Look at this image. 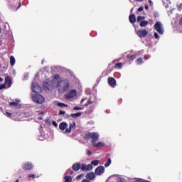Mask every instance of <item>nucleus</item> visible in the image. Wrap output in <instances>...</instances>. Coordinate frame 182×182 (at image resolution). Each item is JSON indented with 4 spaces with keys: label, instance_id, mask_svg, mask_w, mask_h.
<instances>
[{
    "label": "nucleus",
    "instance_id": "e2e57ef3",
    "mask_svg": "<svg viewBox=\"0 0 182 182\" xmlns=\"http://www.w3.org/2000/svg\"><path fill=\"white\" fill-rule=\"evenodd\" d=\"M181 31V32H182V30H180Z\"/></svg>",
    "mask_w": 182,
    "mask_h": 182
},
{
    "label": "nucleus",
    "instance_id": "20e7f679",
    "mask_svg": "<svg viewBox=\"0 0 182 182\" xmlns=\"http://www.w3.org/2000/svg\"><path fill=\"white\" fill-rule=\"evenodd\" d=\"M32 100L35 103L38 105H42L45 103V97L39 94H36L32 96Z\"/></svg>",
    "mask_w": 182,
    "mask_h": 182
},
{
    "label": "nucleus",
    "instance_id": "ddd939ff",
    "mask_svg": "<svg viewBox=\"0 0 182 182\" xmlns=\"http://www.w3.org/2000/svg\"><path fill=\"white\" fill-rule=\"evenodd\" d=\"M108 84L111 87H116V80L113 77L108 78Z\"/></svg>",
    "mask_w": 182,
    "mask_h": 182
},
{
    "label": "nucleus",
    "instance_id": "f704fd0d",
    "mask_svg": "<svg viewBox=\"0 0 182 182\" xmlns=\"http://www.w3.org/2000/svg\"><path fill=\"white\" fill-rule=\"evenodd\" d=\"M52 124H53L55 127H58V123L56 122V121H53V122H52Z\"/></svg>",
    "mask_w": 182,
    "mask_h": 182
},
{
    "label": "nucleus",
    "instance_id": "ea45409f",
    "mask_svg": "<svg viewBox=\"0 0 182 182\" xmlns=\"http://www.w3.org/2000/svg\"><path fill=\"white\" fill-rule=\"evenodd\" d=\"M82 177H83V174H80L79 176H77V180H79L80 178H82Z\"/></svg>",
    "mask_w": 182,
    "mask_h": 182
},
{
    "label": "nucleus",
    "instance_id": "cd10ccee",
    "mask_svg": "<svg viewBox=\"0 0 182 182\" xmlns=\"http://www.w3.org/2000/svg\"><path fill=\"white\" fill-rule=\"evenodd\" d=\"M146 18L144 16H139L137 17V22H141L142 21H144Z\"/></svg>",
    "mask_w": 182,
    "mask_h": 182
},
{
    "label": "nucleus",
    "instance_id": "a19ab883",
    "mask_svg": "<svg viewBox=\"0 0 182 182\" xmlns=\"http://www.w3.org/2000/svg\"><path fill=\"white\" fill-rule=\"evenodd\" d=\"M11 113H9V112H6V116L7 117H11Z\"/></svg>",
    "mask_w": 182,
    "mask_h": 182
},
{
    "label": "nucleus",
    "instance_id": "6e6d98bb",
    "mask_svg": "<svg viewBox=\"0 0 182 182\" xmlns=\"http://www.w3.org/2000/svg\"><path fill=\"white\" fill-rule=\"evenodd\" d=\"M16 182H19V179H17V180L16 181Z\"/></svg>",
    "mask_w": 182,
    "mask_h": 182
},
{
    "label": "nucleus",
    "instance_id": "c756f323",
    "mask_svg": "<svg viewBox=\"0 0 182 182\" xmlns=\"http://www.w3.org/2000/svg\"><path fill=\"white\" fill-rule=\"evenodd\" d=\"M141 63H143V59L141 58H138L136 60V65H141Z\"/></svg>",
    "mask_w": 182,
    "mask_h": 182
},
{
    "label": "nucleus",
    "instance_id": "052dcab7",
    "mask_svg": "<svg viewBox=\"0 0 182 182\" xmlns=\"http://www.w3.org/2000/svg\"><path fill=\"white\" fill-rule=\"evenodd\" d=\"M131 12H133V9H132Z\"/></svg>",
    "mask_w": 182,
    "mask_h": 182
},
{
    "label": "nucleus",
    "instance_id": "2f4dec72",
    "mask_svg": "<svg viewBox=\"0 0 182 182\" xmlns=\"http://www.w3.org/2000/svg\"><path fill=\"white\" fill-rule=\"evenodd\" d=\"M73 110H83V107H75Z\"/></svg>",
    "mask_w": 182,
    "mask_h": 182
},
{
    "label": "nucleus",
    "instance_id": "7ed1b4c3",
    "mask_svg": "<svg viewBox=\"0 0 182 182\" xmlns=\"http://www.w3.org/2000/svg\"><path fill=\"white\" fill-rule=\"evenodd\" d=\"M99 137L100 135L97 132H88L85 134L84 136L85 140H90L91 139L92 144H94L95 143H96V141H97V140H99Z\"/></svg>",
    "mask_w": 182,
    "mask_h": 182
},
{
    "label": "nucleus",
    "instance_id": "1a4fd4ad",
    "mask_svg": "<svg viewBox=\"0 0 182 182\" xmlns=\"http://www.w3.org/2000/svg\"><path fill=\"white\" fill-rule=\"evenodd\" d=\"M77 95V92L75 90H72L66 94L65 97L66 99H73Z\"/></svg>",
    "mask_w": 182,
    "mask_h": 182
},
{
    "label": "nucleus",
    "instance_id": "0eeeda50",
    "mask_svg": "<svg viewBox=\"0 0 182 182\" xmlns=\"http://www.w3.org/2000/svg\"><path fill=\"white\" fill-rule=\"evenodd\" d=\"M105 173V166H100L95 170V176H102Z\"/></svg>",
    "mask_w": 182,
    "mask_h": 182
},
{
    "label": "nucleus",
    "instance_id": "4be33fe9",
    "mask_svg": "<svg viewBox=\"0 0 182 182\" xmlns=\"http://www.w3.org/2000/svg\"><path fill=\"white\" fill-rule=\"evenodd\" d=\"M15 57L14 56H11L10 57V64H11V66H14L15 65Z\"/></svg>",
    "mask_w": 182,
    "mask_h": 182
},
{
    "label": "nucleus",
    "instance_id": "a878e982",
    "mask_svg": "<svg viewBox=\"0 0 182 182\" xmlns=\"http://www.w3.org/2000/svg\"><path fill=\"white\" fill-rule=\"evenodd\" d=\"M110 164H112V159H108V160L107 161V162L105 164V167H109V166H110Z\"/></svg>",
    "mask_w": 182,
    "mask_h": 182
},
{
    "label": "nucleus",
    "instance_id": "c9c22d12",
    "mask_svg": "<svg viewBox=\"0 0 182 182\" xmlns=\"http://www.w3.org/2000/svg\"><path fill=\"white\" fill-rule=\"evenodd\" d=\"M28 177H30L31 178H36V175H35V174H30V175H28Z\"/></svg>",
    "mask_w": 182,
    "mask_h": 182
},
{
    "label": "nucleus",
    "instance_id": "5fc2aeb1",
    "mask_svg": "<svg viewBox=\"0 0 182 182\" xmlns=\"http://www.w3.org/2000/svg\"><path fill=\"white\" fill-rule=\"evenodd\" d=\"M83 102H85V99L81 100V103H83Z\"/></svg>",
    "mask_w": 182,
    "mask_h": 182
},
{
    "label": "nucleus",
    "instance_id": "72a5a7b5",
    "mask_svg": "<svg viewBox=\"0 0 182 182\" xmlns=\"http://www.w3.org/2000/svg\"><path fill=\"white\" fill-rule=\"evenodd\" d=\"M178 26H179V28H181V27H182V18H181L179 19Z\"/></svg>",
    "mask_w": 182,
    "mask_h": 182
},
{
    "label": "nucleus",
    "instance_id": "f03ea898",
    "mask_svg": "<svg viewBox=\"0 0 182 182\" xmlns=\"http://www.w3.org/2000/svg\"><path fill=\"white\" fill-rule=\"evenodd\" d=\"M57 82H59V75H55L52 79H47L43 83L44 89L52 90L53 87H56Z\"/></svg>",
    "mask_w": 182,
    "mask_h": 182
},
{
    "label": "nucleus",
    "instance_id": "603ef678",
    "mask_svg": "<svg viewBox=\"0 0 182 182\" xmlns=\"http://www.w3.org/2000/svg\"><path fill=\"white\" fill-rule=\"evenodd\" d=\"M22 6V4L21 3H19V5H18V9H19V8H21V6Z\"/></svg>",
    "mask_w": 182,
    "mask_h": 182
},
{
    "label": "nucleus",
    "instance_id": "2eb2a0df",
    "mask_svg": "<svg viewBox=\"0 0 182 182\" xmlns=\"http://www.w3.org/2000/svg\"><path fill=\"white\" fill-rule=\"evenodd\" d=\"M33 168V166L29 163L23 164L22 166L23 170H32Z\"/></svg>",
    "mask_w": 182,
    "mask_h": 182
},
{
    "label": "nucleus",
    "instance_id": "680f3d73",
    "mask_svg": "<svg viewBox=\"0 0 182 182\" xmlns=\"http://www.w3.org/2000/svg\"><path fill=\"white\" fill-rule=\"evenodd\" d=\"M136 1H141V0H136Z\"/></svg>",
    "mask_w": 182,
    "mask_h": 182
},
{
    "label": "nucleus",
    "instance_id": "b1692460",
    "mask_svg": "<svg viewBox=\"0 0 182 182\" xmlns=\"http://www.w3.org/2000/svg\"><path fill=\"white\" fill-rule=\"evenodd\" d=\"M82 116V112H77L75 114H71V117H80Z\"/></svg>",
    "mask_w": 182,
    "mask_h": 182
},
{
    "label": "nucleus",
    "instance_id": "4468645a",
    "mask_svg": "<svg viewBox=\"0 0 182 182\" xmlns=\"http://www.w3.org/2000/svg\"><path fill=\"white\" fill-rule=\"evenodd\" d=\"M5 85L6 86H8V87H11V86H12V78H11V77H6Z\"/></svg>",
    "mask_w": 182,
    "mask_h": 182
},
{
    "label": "nucleus",
    "instance_id": "dca6fc26",
    "mask_svg": "<svg viewBox=\"0 0 182 182\" xmlns=\"http://www.w3.org/2000/svg\"><path fill=\"white\" fill-rule=\"evenodd\" d=\"M76 127V123L70 124L69 129L67 128L65 130V133H70L72 132V129H75Z\"/></svg>",
    "mask_w": 182,
    "mask_h": 182
},
{
    "label": "nucleus",
    "instance_id": "c03bdc74",
    "mask_svg": "<svg viewBox=\"0 0 182 182\" xmlns=\"http://www.w3.org/2000/svg\"><path fill=\"white\" fill-rule=\"evenodd\" d=\"M66 112L65 111H60L59 114H65Z\"/></svg>",
    "mask_w": 182,
    "mask_h": 182
},
{
    "label": "nucleus",
    "instance_id": "f3484780",
    "mask_svg": "<svg viewBox=\"0 0 182 182\" xmlns=\"http://www.w3.org/2000/svg\"><path fill=\"white\" fill-rule=\"evenodd\" d=\"M9 105L12 106L13 107H16L17 109H21V104L16 102H9Z\"/></svg>",
    "mask_w": 182,
    "mask_h": 182
},
{
    "label": "nucleus",
    "instance_id": "e433bc0d",
    "mask_svg": "<svg viewBox=\"0 0 182 182\" xmlns=\"http://www.w3.org/2000/svg\"><path fill=\"white\" fill-rule=\"evenodd\" d=\"M143 9H144V7L141 6L138 9V12H141L143 11Z\"/></svg>",
    "mask_w": 182,
    "mask_h": 182
},
{
    "label": "nucleus",
    "instance_id": "8fccbe9b",
    "mask_svg": "<svg viewBox=\"0 0 182 182\" xmlns=\"http://www.w3.org/2000/svg\"><path fill=\"white\" fill-rule=\"evenodd\" d=\"M149 2L150 4V5H153V1H151V0H149Z\"/></svg>",
    "mask_w": 182,
    "mask_h": 182
},
{
    "label": "nucleus",
    "instance_id": "5701e85b",
    "mask_svg": "<svg viewBox=\"0 0 182 182\" xmlns=\"http://www.w3.org/2000/svg\"><path fill=\"white\" fill-rule=\"evenodd\" d=\"M123 68V64L122 63H117L115 64V69H122Z\"/></svg>",
    "mask_w": 182,
    "mask_h": 182
},
{
    "label": "nucleus",
    "instance_id": "412c9836",
    "mask_svg": "<svg viewBox=\"0 0 182 182\" xmlns=\"http://www.w3.org/2000/svg\"><path fill=\"white\" fill-rule=\"evenodd\" d=\"M147 25H149V21H142L139 23V26L141 28H144V26H147Z\"/></svg>",
    "mask_w": 182,
    "mask_h": 182
},
{
    "label": "nucleus",
    "instance_id": "39448f33",
    "mask_svg": "<svg viewBox=\"0 0 182 182\" xmlns=\"http://www.w3.org/2000/svg\"><path fill=\"white\" fill-rule=\"evenodd\" d=\"M154 29L156 30V32H158L159 35H163V33H164V27H163V24L160 21H157L154 24Z\"/></svg>",
    "mask_w": 182,
    "mask_h": 182
},
{
    "label": "nucleus",
    "instance_id": "bf43d9fd",
    "mask_svg": "<svg viewBox=\"0 0 182 182\" xmlns=\"http://www.w3.org/2000/svg\"><path fill=\"white\" fill-rule=\"evenodd\" d=\"M155 16H159V14H156Z\"/></svg>",
    "mask_w": 182,
    "mask_h": 182
},
{
    "label": "nucleus",
    "instance_id": "58836bf2",
    "mask_svg": "<svg viewBox=\"0 0 182 182\" xmlns=\"http://www.w3.org/2000/svg\"><path fill=\"white\" fill-rule=\"evenodd\" d=\"M2 89H5V85L4 84L0 85V90H2Z\"/></svg>",
    "mask_w": 182,
    "mask_h": 182
},
{
    "label": "nucleus",
    "instance_id": "7c9ffc66",
    "mask_svg": "<svg viewBox=\"0 0 182 182\" xmlns=\"http://www.w3.org/2000/svg\"><path fill=\"white\" fill-rule=\"evenodd\" d=\"M154 36L156 39L160 38V36H159V33H157L156 32L154 33Z\"/></svg>",
    "mask_w": 182,
    "mask_h": 182
},
{
    "label": "nucleus",
    "instance_id": "393cba45",
    "mask_svg": "<svg viewBox=\"0 0 182 182\" xmlns=\"http://www.w3.org/2000/svg\"><path fill=\"white\" fill-rule=\"evenodd\" d=\"M91 166H99V160H93L91 161Z\"/></svg>",
    "mask_w": 182,
    "mask_h": 182
},
{
    "label": "nucleus",
    "instance_id": "3c124183",
    "mask_svg": "<svg viewBox=\"0 0 182 182\" xmlns=\"http://www.w3.org/2000/svg\"><path fill=\"white\" fill-rule=\"evenodd\" d=\"M22 6V4L21 3H19V5H18V9H19V8H21V6Z\"/></svg>",
    "mask_w": 182,
    "mask_h": 182
},
{
    "label": "nucleus",
    "instance_id": "473e14b6",
    "mask_svg": "<svg viewBox=\"0 0 182 182\" xmlns=\"http://www.w3.org/2000/svg\"><path fill=\"white\" fill-rule=\"evenodd\" d=\"M38 140H45V135H41L40 136H38Z\"/></svg>",
    "mask_w": 182,
    "mask_h": 182
},
{
    "label": "nucleus",
    "instance_id": "423d86ee",
    "mask_svg": "<svg viewBox=\"0 0 182 182\" xmlns=\"http://www.w3.org/2000/svg\"><path fill=\"white\" fill-rule=\"evenodd\" d=\"M31 89L34 93H41L42 92V88L39 86V84L35 81L32 83Z\"/></svg>",
    "mask_w": 182,
    "mask_h": 182
},
{
    "label": "nucleus",
    "instance_id": "f8f14e48",
    "mask_svg": "<svg viewBox=\"0 0 182 182\" xmlns=\"http://www.w3.org/2000/svg\"><path fill=\"white\" fill-rule=\"evenodd\" d=\"M87 180H95L96 178V174L94 172H90L86 175Z\"/></svg>",
    "mask_w": 182,
    "mask_h": 182
},
{
    "label": "nucleus",
    "instance_id": "13d9d810",
    "mask_svg": "<svg viewBox=\"0 0 182 182\" xmlns=\"http://www.w3.org/2000/svg\"><path fill=\"white\" fill-rule=\"evenodd\" d=\"M70 174H71V175L73 174V171H71Z\"/></svg>",
    "mask_w": 182,
    "mask_h": 182
},
{
    "label": "nucleus",
    "instance_id": "a18cd8bd",
    "mask_svg": "<svg viewBox=\"0 0 182 182\" xmlns=\"http://www.w3.org/2000/svg\"><path fill=\"white\" fill-rule=\"evenodd\" d=\"M23 80H28V75H24Z\"/></svg>",
    "mask_w": 182,
    "mask_h": 182
},
{
    "label": "nucleus",
    "instance_id": "6e6552de",
    "mask_svg": "<svg viewBox=\"0 0 182 182\" xmlns=\"http://www.w3.org/2000/svg\"><path fill=\"white\" fill-rule=\"evenodd\" d=\"M93 169V166H92L91 164H82L81 165V168L80 170H82V171H90V170Z\"/></svg>",
    "mask_w": 182,
    "mask_h": 182
},
{
    "label": "nucleus",
    "instance_id": "aec40b11",
    "mask_svg": "<svg viewBox=\"0 0 182 182\" xmlns=\"http://www.w3.org/2000/svg\"><path fill=\"white\" fill-rule=\"evenodd\" d=\"M92 145L94 146V147H103V146H105V143H102V142L96 143V142H95L94 144H92Z\"/></svg>",
    "mask_w": 182,
    "mask_h": 182
},
{
    "label": "nucleus",
    "instance_id": "864d4df0",
    "mask_svg": "<svg viewBox=\"0 0 182 182\" xmlns=\"http://www.w3.org/2000/svg\"><path fill=\"white\" fill-rule=\"evenodd\" d=\"M0 82H4V78L0 77Z\"/></svg>",
    "mask_w": 182,
    "mask_h": 182
},
{
    "label": "nucleus",
    "instance_id": "0e129e2a",
    "mask_svg": "<svg viewBox=\"0 0 182 182\" xmlns=\"http://www.w3.org/2000/svg\"><path fill=\"white\" fill-rule=\"evenodd\" d=\"M0 33H1V28H0Z\"/></svg>",
    "mask_w": 182,
    "mask_h": 182
},
{
    "label": "nucleus",
    "instance_id": "79ce46f5",
    "mask_svg": "<svg viewBox=\"0 0 182 182\" xmlns=\"http://www.w3.org/2000/svg\"><path fill=\"white\" fill-rule=\"evenodd\" d=\"M87 154L88 156H92V151H90V150H88L87 152Z\"/></svg>",
    "mask_w": 182,
    "mask_h": 182
},
{
    "label": "nucleus",
    "instance_id": "4d7b16f0",
    "mask_svg": "<svg viewBox=\"0 0 182 182\" xmlns=\"http://www.w3.org/2000/svg\"><path fill=\"white\" fill-rule=\"evenodd\" d=\"M38 119H39L40 120H42V117H39Z\"/></svg>",
    "mask_w": 182,
    "mask_h": 182
},
{
    "label": "nucleus",
    "instance_id": "9b49d317",
    "mask_svg": "<svg viewBox=\"0 0 182 182\" xmlns=\"http://www.w3.org/2000/svg\"><path fill=\"white\" fill-rule=\"evenodd\" d=\"M81 167H82V165H80V163L77 162V163L73 164L72 168L74 171H79V170H80Z\"/></svg>",
    "mask_w": 182,
    "mask_h": 182
},
{
    "label": "nucleus",
    "instance_id": "37998d69",
    "mask_svg": "<svg viewBox=\"0 0 182 182\" xmlns=\"http://www.w3.org/2000/svg\"><path fill=\"white\" fill-rule=\"evenodd\" d=\"M82 182H90V181H89V179L85 178V179H83Z\"/></svg>",
    "mask_w": 182,
    "mask_h": 182
},
{
    "label": "nucleus",
    "instance_id": "c85d7f7f",
    "mask_svg": "<svg viewBox=\"0 0 182 182\" xmlns=\"http://www.w3.org/2000/svg\"><path fill=\"white\" fill-rule=\"evenodd\" d=\"M58 106H59V107H68V105H66L65 104L62 103V102H59L58 104Z\"/></svg>",
    "mask_w": 182,
    "mask_h": 182
},
{
    "label": "nucleus",
    "instance_id": "6ab92c4d",
    "mask_svg": "<svg viewBox=\"0 0 182 182\" xmlns=\"http://www.w3.org/2000/svg\"><path fill=\"white\" fill-rule=\"evenodd\" d=\"M68 127V124L66 122H61L59 125L60 130H65Z\"/></svg>",
    "mask_w": 182,
    "mask_h": 182
},
{
    "label": "nucleus",
    "instance_id": "f257e3e1",
    "mask_svg": "<svg viewBox=\"0 0 182 182\" xmlns=\"http://www.w3.org/2000/svg\"><path fill=\"white\" fill-rule=\"evenodd\" d=\"M59 93H65L68 92L70 87V84L68 80H60V76H59V80L57 82L56 87Z\"/></svg>",
    "mask_w": 182,
    "mask_h": 182
},
{
    "label": "nucleus",
    "instance_id": "4c0bfd02",
    "mask_svg": "<svg viewBox=\"0 0 182 182\" xmlns=\"http://www.w3.org/2000/svg\"><path fill=\"white\" fill-rule=\"evenodd\" d=\"M89 105H92V100H89L87 101V103L85 105V107H86V106H89Z\"/></svg>",
    "mask_w": 182,
    "mask_h": 182
},
{
    "label": "nucleus",
    "instance_id": "bb28decb",
    "mask_svg": "<svg viewBox=\"0 0 182 182\" xmlns=\"http://www.w3.org/2000/svg\"><path fill=\"white\" fill-rule=\"evenodd\" d=\"M127 58L128 59H131V60H134V59H136V54L135 55H127Z\"/></svg>",
    "mask_w": 182,
    "mask_h": 182
},
{
    "label": "nucleus",
    "instance_id": "de8ad7c7",
    "mask_svg": "<svg viewBox=\"0 0 182 182\" xmlns=\"http://www.w3.org/2000/svg\"><path fill=\"white\" fill-rule=\"evenodd\" d=\"M145 9L147 11L149 9V6L147 4L145 5Z\"/></svg>",
    "mask_w": 182,
    "mask_h": 182
},
{
    "label": "nucleus",
    "instance_id": "9d476101",
    "mask_svg": "<svg viewBox=\"0 0 182 182\" xmlns=\"http://www.w3.org/2000/svg\"><path fill=\"white\" fill-rule=\"evenodd\" d=\"M148 33L149 31H147L146 29L139 30L136 31V34L138 36H139V38H144V36H146Z\"/></svg>",
    "mask_w": 182,
    "mask_h": 182
},
{
    "label": "nucleus",
    "instance_id": "a211bd4d",
    "mask_svg": "<svg viewBox=\"0 0 182 182\" xmlns=\"http://www.w3.org/2000/svg\"><path fill=\"white\" fill-rule=\"evenodd\" d=\"M129 19L131 23H134V22H136V16L134 14H131L129 16Z\"/></svg>",
    "mask_w": 182,
    "mask_h": 182
},
{
    "label": "nucleus",
    "instance_id": "49530a36",
    "mask_svg": "<svg viewBox=\"0 0 182 182\" xmlns=\"http://www.w3.org/2000/svg\"><path fill=\"white\" fill-rule=\"evenodd\" d=\"M150 58V56H147V55H145L144 56V59L146 60H147V59H149Z\"/></svg>",
    "mask_w": 182,
    "mask_h": 182
},
{
    "label": "nucleus",
    "instance_id": "09e8293b",
    "mask_svg": "<svg viewBox=\"0 0 182 182\" xmlns=\"http://www.w3.org/2000/svg\"><path fill=\"white\" fill-rule=\"evenodd\" d=\"M16 102H17V103H21V100L16 99Z\"/></svg>",
    "mask_w": 182,
    "mask_h": 182
}]
</instances>
